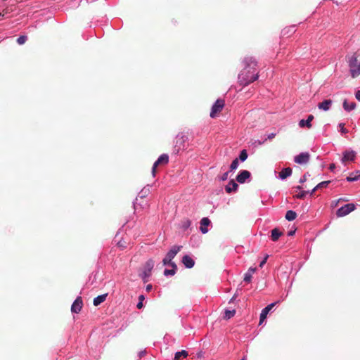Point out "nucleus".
Masks as SVG:
<instances>
[{
    "mask_svg": "<svg viewBox=\"0 0 360 360\" xmlns=\"http://www.w3.org/2000/svg\"><path fill=\"white\" fill-rule=\"evenodd\" d=\"M238 167V158H236L233 160V162H231V164L230 165V170L231 171L235 170L237 169Z\"/></svg>",
    "mask_w": 360,
    "mask_h": 360,
    "instance_id": "obj_31",
    "label": "nucleus"
},
{
    "mask_svg": "<svg viewBox=\"0 0 360 360\" xmlns=\"http://www.w3.org/2000/svg\"><path fill=\"white\" fill-rule=\"evenodd\" d=\"M144 299H145V297H144L143 295H141L139 296V303L136 305V307L139 309H141L143 307V302Z\"/></svg>",
    "mask_w": 360,
    "mask_h": 360,
    "instance_id": "obj_34",
    "label": "nucleus"
},
{
    "mask_svg": "<svg viewBox=\"0 0 360 360\" xmlns=\"http://www.w3.org/2000/svg\"><path fill=\"white\" fill-rule=\"evenodd\" d=\"M310 159V154L307 152L301 153L294 158V161L300 165L307 164Z\"/></svg>",
    "mask_w": 360,
    "mask_h": 360,
    "instance_id": "obj_8",
    "label": "nucleus"
},
{
    "mask_svg": "<svg viewBox=\"0 0 360 360\" xmlns=\"http://www.w3.org/2000/svg\"><path fill=\"white\" fill-rule=\"evenodd\" d=\"M295 233V230L294 231H290L288 232V236H293Z\"/></svg>",
    "mask_w": 360,
    "mask_h": 360,
    "instance_id": "obj_46",
    "label": "nucleus"
},
{
    "mask_svg": "<svg viewBox=\"0 0 360 360\" xmlns=\"http://www.w3.org/2000/svg\"><path fill=\"white\" fill-rule=\"evenodd\" d=\"M276 304V302L271 303L262 310L259 317V325H261L262 322L266 319L268 313L272 309Z\"/></svg>",
    "mask_w": 360,
    "mask_h": 360,
    "instance_id": "obj_11",
    "label": "nucleus"
},
{
    "mask_svg": "<svg viewBox=\"0 0 360 360\" xmlns=\"http://www.w3.org/2000/svg\"><path fill=\"white\" fill-rule=\"evenodd\" d=\"M346 179L349 182H352V181H357V180L360 179V171L356 170V171L351 173L349 174V176H348L347 177Z\"/></svg>",
    "mask_w": 360,
    "mask_h": 360,
    "instance_id": "obj_20",
    "label": "nucleus"
},
{
    "mask_svg": "<svg viewBox=\"0 0 360 360\" xmlns=\"http://www.w3.org/2000/svg\"><path fill=\"white\" fill-rule=\"evenodd\" d=\"M239 158L241 161H245L248 158V153L246 150H243L240 151Z\"/></svg>",
    "mask_w": 360,
    "mask_h": 360,
    "instance_id": "obj_32",
    "label": "nucleus"
},
{
    "mask_svg": "<svg viewBox=\"0 0 360 360\" xmlns=\"http://www.w3.org/2000/svg\"><path fill=\"white\" fill-rule=\"evenodd\" d=\"M355 107H356V103L354 102H352V103H349L347 100H345V101L343 102V108L346 111H351V110H354L355 108Z\"/></svg>",
    "mask_w": 360,
    "mask_h": 360,
    "instance_id": "obj_25",
    "label": "nucleus"
},
{
    "mask_svg": "<svg viewBox=\"0 0 360 360\" xmlns=\"http://www.w3.org/2000/svg\"><path fill=\"white\" fill-rule=\"evenodd\" d=\"M275 135H276L275 134L272 133L268 136V139H271L274 138Z\"/></svg>",
    "mask_w": 360,
    "mask_h": 360,
    "instance_id": "obj_45",
    "label": "nucleus"
},
{
    "mask_svg": "<svg viewBox=\"0 0 360 360\" xmlns=\"http://www.w3.org/2000/svg\"><path fill=\"white\" fill-rule=\"evenodd\" d=\"M5 13V16L9 13V10L8 8H5L3 10V13Z\"/></svg>",
    "mask_w": 360,
    "mask_h": 360,
    "instance_id": "obj_44",
    "label": "nucleus"
},
{
    "mask_svg": "<svg viewBox=\"0 0 360 360\" xmlns=\"http://www.w3.org/2000/svg\"><path fill=\"white\" fill-rule=\"evenodd\" d=\"M5 18V13H0V19Z\"/></svg>",
    "mask_w": 360,
    "mask_h": 360,
    "instance_id": "obj_47",
    "label": "nucleus"
},
{
    "mask_svg": "<svg viewBox=\"0 0 360 360\" xmlns=\"http://www.w3.org/2000/svg\"><path fill=\"white\" fill-rule=\"evenodd\" d=\"M330 183V181H324L319 184H318L311 191V194H313L316 190L321 189L323 188H326Z\"/></svg>",
    "mask_w": 360,
    "mask_h": 360,
    "instance_id": "obj_24",
    "label": "nucleus"
},
{
    "mask_svg": "<svg viewBox=\"0 0 360 360\" xmlns=\"http://www.w3.org/2000/svg\"><path fill=\"white\" fill-rule=\"evenodd\" d=\"M356 153L352 150H347L343 152V156L341 161L345 164L347 161H354L356 158Z\"/></svg>",
    "mask_w": 360,
    "mask_h": 360,
    "instance_id": "obj_9",
    "label": "nucleus"
},
{
    "mask_svg": "<svg viewBox=\"0 0 360 360\" xmlns=\"http://www.w3.org/2000/svg\"><path fill=\"white\" fill-rule=\"evenodd\" d=\"M181 245H174L166 255L167 259L172 260V259L176 255V254L181 250Z\"/></svg>",
    "mask_w": 360,
    "mask_h": 360,
    "instance_id": "obj_13",
    "label": "nucleus"
},
{
    "mask_svg": "<svg viewBox=\"0 0 360 360\" xmlns=\"http://www.w3.org/2000/svg\"><path fill=\"white\" fill-rule=\"evenodd\" d=\"M314 120V116L312 115H309L307 117V120H301L299 122V126L300 127H307L308 129L311 128L312 125L311 124V121Z\"/></svg>",
    "mask_w": 360,
    "mask_h": 360,
    "instance_id": "obj_15",
    "label": "nucleus"
},
{
    "mask_svg": "<svg viewBox=\"0 0 360 360\" xmlns=\"http://www.w3.org/2000/svg\"><path fill=\"white\" fill-rule=\"evenodd\" d=\"M250 172L248 170L241 171L236 176V181L240 184H243L250 177Z\"/></svg>",
    "mask_w": 360,
    "mask_h": 360,
    "instance_id": "obj_12",
    "label": "nucleus"
},
{
    "mask_svg": "<svg viewBox=\"0 0 360 360\" xmlns=\"http://www.w3.org/2000/svg\"><path fill=\"white\" fill-rule=\"evenodd\" d=\"M297 217V213L292 210L287 211L285 214V219L288 221H292Z\"/></svg>",
    "mask_w": 360,
    "mask_h": 360,
    "instance_id": "obj_27",
    "label": "nucleus"
},
{
    "mask_svg": "<svg viewBox=\"0 0 360 360\" xmlns=\"http://www.w3.org/2000/svg\"><path fill=\"white\" fill-rule=\"evenodd\" d=\"M307 193H308L307 191H303L300 192V193L295 195V197L298 199H303Z\"/></svg>",
    "mask_w": 360,
    "mask_h": 360,
    "instance_id": "obj_36",
    "label": "nucleus"
},
{
    "mask_svg": "<svg viewBox=\"0 0 360 360\" xmlns=\"http://www.w3.org/2000/svg\"><path fill=\"white\" fill-rule=\"evenodd\" d=\"M188 356V353L186 350H181L175 353L174 360H180L181 357L186 358Z\"/></svg>",
    "mask_w": 360,
    "mask_h": 360,
    "instance_id": "obj_26",
    "label": "nucleus"
},
{
    "mask_svg": "<svg viewBox=\"0 0 360 360\" xmlns=\"http://www.w3.org/2000/svg\"><path fill=\"white\" fill-rule=\"evenodd\" d=\"M151 288H152L151 285H147V287H146V290H147V291L150 290V289H151Z\"/></svg>",
    "mask_w": 360,
    "mask_h": 360,
    "instance_id": "obj_48",
    "label": "nucleus"
},
{
    "mask_svg": "<svg viewBox=\"0 0 360 360\" xmlns=\"http://www.w3.org/2000/svg\"><path fill=\"white\" fill-rule=\"evenodd\" d=\"M245 63L246 66L238 75V82L244 86L258 78V73L256 72L257 62L252 58H246Z\"/></svg>",
    "mask_w": 360,
    "mask_h": 360,
    "instance_id": "obj_1",
    "label": "nucleus"
},
{
    "mask_svg": "<svg viewBox=\"0 0 360 360\" xmlns=\"http://www.w3.org/2000/svg\"><path fill=\"white\" fill-rule=\"evenodd\" d=\"M83 307V302L81 297H77L71 306V311L78 314Z\"/></svg>",
    "mask_w": 360,
    "mask_h": 360,
    "instance_id": "obj_10",
    "label": "nucleus"
},
{
    "mask_svg": "<svg viewBox=\"0 0 360 360\" xmlns=\"http://www.w3.org/2000/svg\"><path fill=\"white\" fill-rule=\"evenodd\" d=\"M241 360H245V358L242 359Z\"/></svg>",
    "mask_w": 360,
    "mask_h": 360,
    "instance_id": "obj_50",
    "label": "nucleus"
},
{
    "mask_svg": "<svg viewBox=\"0 0 360 360\" xmlns=\"http://www.w3.org/2000/svg\"><path fill=\"white\" fill-rule=\"evenodd\" d=\"M339 127L340 128V131L343 134H347L348 132V130L345 128V124L340 123L339 124Z\"/></svg>",
    "mask_w": 360,
    "mask_h": 360,
    "instance_id": "obj_37",
    "label": "nucleus"
},
{
    "mask_svg": "<svg viewBox=\"0 0 360 360\" xmlns=\"http://www.w3.org/2000/svg\"><path fill=\"white\" fill-rule=\"evenodd\" d=\"M210 224V220L207 217H204L200 221V229L202 233H206L208 231L207 226Z\"/></svg>",
    "mask_w": 360,
    "mask_h": 360,
    "instance_id": "obj_16",
    "label": "nucleus"
},
{
    "mask_svg": "<svg viewBox=\"0 0 360 360\" xmlns=\"http://www.w3.org/2000/svg\"><path fill=\"white\" fill-rule=\"evenodd\" d=\"M155 262L153 259H149L143 266L142 278L144 282H146V278H148L151 275L152 269L154 267Z\"/></svg>",
    "mask_w": 360,
    "mask_h": 360,
    "instance_id": "obj_4",
    "label": "nucleus"
},
{
    "mask_svg": "<svg viewBox=\"0 0 360 360\" xmlns=\"http://www.w3.org/2000/svg\"><path fill=\"white\" fill-rule=\"evenodd\" d=\"M225 102L222 99H217L214 104L212 105L211 112H210V117L212 118H214L218 116V115L220 113V112L222 110V109L224 107Z\"/></svg>",
    "mask_w": 360,
    "mask_h": 360,
    "instance_id": "obj_3",
    "label": "nucleus"
},
{
    "mask_svg": "<svg viewBox=\"0 0 360 360\" xmlns=\"http://www.w3.org/2000/svg\"><path fill=\"white\" fill-rule=\"evenodd\" d=\"M332 104V101L330 99L325 100L321 103H319L318 107L319 109L323 110H328Z\"/></svg>",
    "mask_w": 360,
    "mask_h": 360,
    "instance_id": "obj_21",
    "label": "nucleus"
},
{
    "mask_svg": "<svg viewBox=\"0 0 360 360\" xmlns=\"http://www.w3.org/2000/svg\"><path fill=\"white\" fill-rule=\"evenodd\" d=\"M228 176H229V172H226L224 174H223V175L221 176L220 179L221 181H226L228 179Z\"/></svg>",
    "mask_w": 360,
    "mask_h": 360,
    "instance_id": "obj_38",
    "label": "nucleus"
},
{
    "mask_svg": "<svg viewBox=\"0 0 360 360\" xmlns=\"http://www.w3.org/2000/svg\"><path fill=\"white\" fill-rule=\"evenodd\" d=\"M162 264H163V265L168 264L174 269L177 268L176 264L174 262H172V260L170 259H167V256H165V257L162 259Z\"/></svg>",
    "mask_w": 360,
    "mask_h": 360,
    "instance_id": "obj_29",
    "label": "nucleus"
},
{
    "mask_svg": "<svg viewBox=\"0 0 360 360\" xmlns=\"http://www.w3.org/2000/svg\"><path fill=\"white\" fill-rule=\"evenodd\" d=\"M268 257H269V255H266V257H265L263 259V260L260 262V264H259V267H261V268H262V267L264 265V264H265V263L266 262V261H267Z\"/></svg>",
    "mask_w": 360,
    "mask_h": 360,
    "instance_id": "obj_39",
    "label": "nucleus"
},
{
    "mask_svg": "<svg viewBox=\"0 0 360 360\" xmlns=\"http://www.w3.org/2000/svg\"><path fill=\"white\" fill-rule=\"evenodd\" d=\"M124 243H122V241H120V242H118L117 245H118V246H120L121 248H125Z\"/></svg>",
    "mask_w": 360,
    "mask_h": 360,
    "instance_id": "obj_43",
    "label": "nucleus"
},
{
    "mask_svg": "<svg viewBox=\"0 0 360 360\" xmlns=\"http://www.w3.org/2000/svg\"><path fill=\"white\" fill-rule=\"evenodd\" d=\"M256 270L257 269L255 267L249 268L248 271L245 274L244 281L246 283H250L252 280V276L256 271Z\"/></svg>",
    "mask_w": 360,
    "mask_h": 360,
    "instance_id": "obj_18",
    "label": "nucleus"
},
{
    "mask_svg": "<svg viewBox=\"0 0 360 360\" xmlns=\"http://www.w3.org/2000/svg\"><path fill=\"white\" fill-rule=\"evenodd\" d=\"M307 174H304V176L300 179V182L301 184H302V183H304V182H305V181H307Z\"/></svg>",
    "mask_w": 360,
    "mask_h": 360,
    "instance_id": "obj_40",
    "label": "nucleus"
},
{
    "mask_svg": "<svg viewBox=\"0 0 360 360\" xmlns=\"http://www.w3.org/2000/svg\"><path fill=\"white\" fill-rule=\"evenodd\" d=\"M191 224V220L186 219L182 221V228L183 229H187Z\"/></svg>",
    "mask_w": 360,
    "mask_h": 360,
    "instance_id": "obj_33",
    "label": "nucleus"
},
{
    "mask_svg": "<svg viewBox=\"0 0 360 360\" xmlns=\"http://www.w3.org/2000/svg\"><path fill=\"white\" fill-rule=\"evenodd\" d=\"M169 162V156L167 154L161 155L158 159L155 162L152 167V174L153 176H155L157 172V167L161 165H166Z\"/></svg>",
    "mask_w": 360,
    "mask_h": 360,
    "instance_id": "obj_5",
    "label": "nucleus"
},
{
    "mask_svg": "<svg viewBox=\"0 0 360 360\" xmlns=\"http://www.w3.org/2000/svg\"><path fill=\"white\" fill-rule=\"evenodd\" d=\"M238 188V185L235 182L233 179L231 180L229 183L226 186L225 191L228 193L231 192H236Z\"/></svg>",
    "mask_w": 360,
    "mask_h": 360,
    "instance_id": "obj_14",
    "label": "nucleus"
},
{
    "mask_svg": "<svg viewBox=\"0 0 360 360\" xmlns=\"http://www.w3.org/2000/svg\"><path fill=\"white\" fill-rule=\"evenodd\" d=\"M107 296H108V294L105 293V294H103V295H98L96 297H95L94 299V302H93L94 305L98 306L100 304H101L106 300Z\"/></svg>",
    "mask_w": 360,
    "mask_h": 360,
    "instance_id": "obj_23",
    "label": "nucleus"
},
{
    "mask_svg": "<svg viewBox=\"0 0 360 360\" xmlns=\"http://www.w3.org/2000/svg\"><path fill=\"white\" fill-rule=\"evenodd\" d=\"M296 188L300 190L302 188V187L300 186H298L296 187Z\"/></svg>",
    "mask_w": 360,
    "mask_h": 360,
    "instance_id": "obj_49",
    "label": "nucleus"
},
{
    "mask_svg": "<svg viewBox=\"0 0 360 360\" xmlns=\"http://www.w3.org/2000/svg\"><path fill=\"white\" fill-rule=\"evenodd\" d=\"M283 235V232L281 231L278 228H275L271 230V238L273 241H277L280 236Z\"/></svg>",
    "mask_w": 360,
    "mask_h": 360,
    "instance_id": "obj_19",
    "label": "nucleus"
},
{
    "mask_svg": "<svg viewBox=\"0 0 360 360\" xmlns=\"http://www.w3.org/2000/svg\"><path fill=\"white\" fill-rule=\"evenodd\" d=\"M347 58L351 75L354 78L360 74V63H358L357 62V56L356 53L347 56Z\"/></svg>",
    "mask_w": 360,
    "mask_h": 360,
    "instance_id": "obj_2",
    "label": "nucleus"
},
{
    "mask_svg": "<svg viewBox=\"0 0 360 360\" xmlns=\"http://www.w3.org/2000/svg\"><path fill=\"white\" fill-rule=\"evenodd\" d=\"M292 174V169L290 167H286L283 169L279 173V177L282 179H286L288 176H290Z\"/></svg>",
    "mask_w": 360,
    "mask_h": 360,
    "instance_id": "obj_22",
    "label": "nucleus"
},
{
    "mask_svg": "<svg viewBox=\"0 0 360 360\" xmlns=\"http://www.w3.org/2000/svg\"><path fill=\"white\" fill-rule=\"evenodd\" d=\"M355 97L357 100L360 101V91L356 92Z\"/></svg>",
    "mask_w": 360,
    "mask_h": 360,
    "instance_id": "obj_42",
    "label": "nucleus"
},
{
    "mask_svg": "<svg viewBox=\"0 0 360 360\" xmlns=\"http://www.w3.org/2000/svg\"><path fill=\"white\" fill-rule=\"evenodd\" d=\"M176 269H174V268H172V269H165L164 271V274L165 276H169V275L173 276L176 273Z\"/></svg>",
    "mask_w": 360,
    "mask_h": 360,
    "instance_id": "obj_35",
    "label": "nucleus"
},
{
    "mask_svg": "<svg viewBox=\"0 0 360 360\" xmlns=\"http://www.w3.org/2000/svg\"><path fill=\"white\" fill-rule=\"evenodd\" d=\"M235 314H236V310L235 309H233V310L226 309L225 312H224V319H226V320H229L231 317H233L235 315Z\"/></svg>",
    "mask_w": 360,
    "mask_h": 360,
    "instance_id": "obj_28",
    "label": "nucleus"
},
{
    "mask_svg": "<svg viewBox=\"0 0 360 360\" xmlns=\"http://www.w3.org/2000/svg\"><path fill=\"white\" fill-rule=\"evenodd\" d=\"M355 210V205L352 203L346 204L337 210L336 214L338 217H342L349 214Z\"/></svg>",
    "mask_w": 360,
    "mask_h": 360,
    "instance_id": "obj_7",
    "label": "nucleus"
},
{
    "mask_svg": "<svg viewBox=\"0 0 360 360\" xmlns=\"http://www.w3.org/2000/svg\"><path fill=\"white\" fill-rule=\"evenodd\" d=\"M182 263L184 264V266L186 268H188V269L192 268L195 264L194 260L188 255H184L183 257Z\"/></svg>",
    "mask_w": 360,
    "mask_h": 360,
    "instance_id": "obj_17",
    "label": "nucleus"
},
{
    "mask_svg": "<svg viewBox=\"0 0 360 360\" xmlns=\"http://www.w3.org/2000/svg\"><path fill=\"white\" fill-rule=\"evenodd\" d=\"M27 40V37L26 35H21L17 39L16 41L19 45H22L26 42Z\"/></svg>",
    "mask_w": 360,
    "mask_h": 360,
    "instance_id": "obj_30",
    "label": "nucleus"
},
{
    "mask_svg": "<svg viewBox=\"0 0 360 360\" xmlns=\"http://www.w3.org/2000/svg\"><path fill=\"white\" fill-rule=\"evenodd\" d=\"M188 139L187 136L182 133L179 134L175 138V144L174 146V153H177L181 148L184 147V143Z\"/></svg>",
    "mask_w": 360,
    "mask_h": 360,
    "instance_id": "obj_6",
    "label": "nucleus"
},
{
    "mask_svg": "<svg viewBox=\"0 0 360 360\" xmlns=\"http://www.w3.org/2000/svg\"><path fill=\"white\" fill-rule=\"evenodd\" d=\"M335 169V165L334 163L330 164L329 166V169L333 172V171H334Z\"/></svg>",
    "mask_w": 360,
    "mask_h": 360,
    "instance_id": "obj_41",
    "label": "nucleus"
}]
</instances>
